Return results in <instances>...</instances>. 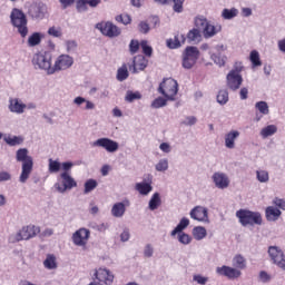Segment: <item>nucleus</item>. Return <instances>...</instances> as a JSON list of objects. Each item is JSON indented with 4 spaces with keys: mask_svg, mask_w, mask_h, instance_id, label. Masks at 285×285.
<instances>
[{
    "mask_svg": "<svg viewBox=\"0 0 285 285\" xmlns=\"http://www.w3.org/2000/svg\"><path fill=\"white\" fill-rule=\"evenodd\" d=\"M255 109L263 116L269 115V106L266 101H257L255 104Z\"/></svg>",
    "mask_w": 285,
    "mask_h": 285,
    "instance_id": "42",
    "label": "nucleus"
},
{
    "mask_svg": "<svg viewBox=\"0 0 285 285\" xmlns=\"http://www.w3.org/2000/svg\"><path fill=\"white\" fill-rule=\"evenodd\" d=\"M16 161L21 163V173L18 180L21 185H26L33 171V158L29 155L27 148H19L16 151Z\"/></svg>",
    "mask_w": 285,
    "mask_h": 285,
    "instance_id": "2",
    "label": "nucleus"
},
{
    "mask_svg": "<svg viewBox=\"0 0 285 285\" xmlns=\"http://www.w3.org/2000/svg\"><path fill=\"white\" fill-rule=\"evenodd\" d=\"M249 60L253 63V67H262L261 56L257 50L250 52Z\"/></svg>",
    "mask_w": 285,
    "mask_h": 285,
    "instance_id": "46",
    "label": "nucleus"
},
{
    "mask_svg": "<svg viewBox=\"0 0 285 285\" xmlns=\"http://www.w3.org/2000/svg\"><path fill=\"white\" fill-rule=\"evenodd\" d=\"M92 146L96 148H102L108 154H115L119 150V142L110 138H99L94 141Z\"/></svg>",
    "mask_w": 285,
    "mask_h": 285,
    "instance_id": "15",
    "label": "nucleus"
},
{
    "mask_svg": "<svg viewBox=\"0 0 285 285\" xmlns=\"http://www.w3.org/2000/svg\"><path fill=\"white\" fill-rule=\"evenodd\" d=\"M73 63V57L70 55H60L56 58L51 72L52 75H56L62 71H67L72 68Z\"/></svg>",
    "mask_w": 285,
    "mask_h": 285,
    "instance_id": "8",
    "label": "nucleus"
},
{
    "mask_svg": "<svg viewBox=\"0 0 285 285\" xmlns=\"http://www.w3.org/2000/svg\"><path fill=\"white\" fill-rule=\"evenodd\" d=\"M21 240H24L22 230H19V232L9 236V243H11V244H16V243H19Z\"/></svg>",
    "mask_w": 285,
    "mask_h": 285,
    "instance_id": "53",
    "label": "nucleus"
},
{
    "mask_svg": "<svg viewBox=\"0 0 285 285\" xmlns=\"http://www.w3.org/2000/svg\"><path fill=\"white\" fill-rule=\"evenodd\" d=\"M210 59L214 61V63L218 67H224L226 65L225 58L218 56V55H212Z\"/></svg>",
    "mask_w": 285,
    "mask_h": 285,
    "instance_id": "60",
    "label": "nucleus"
},
{
    "mask_svg": "<svg viewBox=\"0 0 285 285\" xmlns=\"http://www.w3.org/2000/svg\"><path fill=\"white\" fill-rule=\"evenodd\" d=\"M96 28L97 30H100L101 35L109 37L110 39L121 35V29L112 22L97 23Z\"/></svg>",
    "mask_w": 285,
    "mask_h": 285,
    "instance_id": "14",
    "label": "nucleus"
},
{
    "mask_svg": "<svg viewBox=\"0 0 285 285\" xmlns=\"http://www.w3.org/2000/svg\"><path fill=\"white\" fill-rule=\"evenodd\" d=\"M281 216H282V212L277 207L268 206L266 208V219L268 222H277Z\"/></svg>",
    "mask_w": 285,
    "mask_h": 285,
    "instance_id": "29",
    "label": "nucleus"
},
{
    "mask_svg": "<svg viewBox=\"0 0 285 285\" xmlns=\"http://www.w3.org/2000/svg\"><path fill=\"white\" fill-rule=\"evenodd\" d=\"M167 101L168 99H165L163 97H158L156 98L153 102H151V108L154 109H160L167 106Z\"/></svg>",
    "mask_w": 285,
    "mask_h": 285,
    "instance_id": "51",
    "label": "nucleus"
},
{
    "mask_svg": "<svg viewBox=\"0 0 285 285\" xmlns=\"http://www.w3.org/2000/svg\"><path fill=\"white\" fill-rule=\"evenodd\" d=\"M87 6H88L87 0H78L76 8H77L78 12H87V10H88Z\"/></svg>",
    "mask_w": 285,
    "mask_h": 285,
    "instance_id": "63",
    "label": "nucleus"
},
{
    "mask_svg": "<svg viewBox=\"0 0 285 285\" xmlns=\"http://www.w3.org/2000/svg\"><path fill=\"white\" fill-rule=\"evenodd\" d=\"M129 78V71L127 66H122L117 70V80L124 82Z\"/></svg>",
    "mask_w": 285,
    "mask_h": 285,
    "instance_id": "45",
    "label": "nucleus"
},
{
    "mask_svg": "<svg viewBox=\"0 0 285 285\" xmlns=\"http://www.w3.org/2000/svg\"><path fill=\"white\" fill-rule=\"evenodd\" d=\"M198 122L197 117L195 116H187L184 120H183V125L187 126V127H193Z\"/></svg>",
    "mask_w": 285,
    "mask_h": 285,
    "instance_id": "59",
    "label": "nucleus"
},
{
    "mask_svg": "<svg viewBox=\"0 0 285 285\" xmlns=\"http://www.w3.org/2000/svg\"><path fill=\"white\" fill-rule=\"evenodd\" d=\"M98 187V181L96 179H87L83 184V195L91 194Z\"/></svg>",
    "mask_w": 285,
    "mask_h": 285,
    "instance_id": "37",
    "label": "nucleus"
},
{
    "mask_svg": "<svg viewBox=\"0 0 285 285\" xmlns=\"http://www.w3.org/2000/svg\"><path fill=\"white\" fill-rule=\"evenodd\" d=\"M159 150L165 155H169L173 153V146L170 142H161L159 145Z\"/></svg>",
    "mask_w": 285,
    "mask_h": 285,
    "instance_id": "58",
    "label": "nucleus"
},
{
    "mask_svg": "<svg viewBox=\"0 0 285 285\" xmlns=\"http://www.w3.org/2000/svg\"><path fill=\"white\" fill-rule=\"evenodd\" d=\"M191 235L196 242H202L208 236V232L204 226H195L191 230Z\"/></svg>",
    "mask_w": 285,
    "mask_h": 285,
    "instance_id": "28",
    "label": "nucleus"
},
{
    "mask_svg": "<svg viewBox=\"0 0 285 285\" xmlns=\"http://www.w3.org/2000/svg\"><path fill=\"white\" fill-rule=\"evenodd\" d=\"M130 206L129 200L115 203L111 207V216L115 218H122L127 212V207Z\"/></svg>",
    "mask_w": 285,
    "mask_h": 285,
    "instance_id": "22",
    "label": "nucleus"
},
{
    "mask_svg": "<svg viewBox=\"0 0 285 285\" xmlns=\"http://www.w3.org/2000/svg\"><path fill=\"white\" fill-rule=\"evenodd\" d=\"M10 21L11 26L21 39H26L29 35L28 18L26 13L20 9H12L10 13Z\"/></svg>",
    "mask_w": 285,
    "mask_h": 285,
    "instance_id": "4",
    "label": "nucleus"
},
{
    "mask_svg": "<svg viewBox=\"0 0 285 285\" xmlns=\"http://www.w3.org/2000/svg\"><path fill=\"white\" fill-rule=\"evenodd\" d=\"M238 14H239V11L236 8L224 9L222 11V17L223 19H226V20L235 19V17H238Z\"/></svg>",
    "mask_w": 285,
    "mask_h": 285,
    "instance_id": "43",
    "label": "nucleus"
},
{
    "mask_svg": "<svg viewBox=\"0 0 285 285\" xmlns=\"http://www.w3.org/2000/svg\"><path fill=\"white\" fill-rule=\"evenodd\" d=\"M193 282L197 285H207L209 283V277L202 274H194Z\"/></svg>",
    "mask_w": 285,
    "mask_h": 285,
    "instance_id": "48",
    "label": "nucleus"
},
{
    "mask_svg": "<svg viewBox=\"0 0 285 285\" xmlns=\"http://www.w3.org/2000/svg\"><path fill=\"white\" fill-rule=\"evenodd\" d=\"M256 177L261 184H267L269 181V173L267 170H257Z\"/></svg>",
    "mask_w": 285,
    "mask_h": 285,
    "instance_id": "49",
    "label": "nucleus"
},
{
    "mask_svg": "<svg viewBox=\"0 0 285 285\" xmlns=\"http://www.w3.org/2000/svg\"><path fill=\"white\" fill-rule=\"evenodd\" d=\"M216 274L219 276H224L230 281L238 279L242 277V271L227 265L216 267Z\"/></svg>",
    "mask_w": 285,
    "mask_h": 285,
    "instance_id": "18",
    "label": "nucleus"
},
{
    "mask_svg": "<svg viewBox=\"0 0 285 285\" xmlns=\"http://www.w3.org/2000/svg\"><path fill=\"white\" fill-rule=\"evenodd\" d=\"M212 181L214 186L219 190H225L230 186V178L224 171H216L212 176Z\"/></svg>",
    "mask_w": 285,
    "mask_h": 285,
    "instance_id": "17",
    "label": "nucleus"
},
{
    "mask_svg": "<svg viewBox=\"0 0 285 285\" xmlns=\"http://www.w3.org/2000/svg\"><path fill=\"white\" fill-rule=\"evenodd\" d=\"M135 190L144 197L149 196L150 193H153V176H148L147 179H144L140 183L135 184Z\"/></svg>",
    "mask_w": 285,
    "mask_h": 285,
    "instance_id": "19",
    "label": "nucleus"
},
{
    "mask_svg": "<svg viewBox=\"0 0 285 285\" xmlns=\"http://www.w3.org/2000/svg\"><path fill=\"white\" fill-rule=\"evenodd\" d=\"M66 46V51L67 53H73L76 52L77 48H78V43L75 40H68L65 42Z\"/></svg>",
    "mask_w": 285,
    "mask_h": 285,
    "instance_id": "52",
    "label": "nucleus"
},
{
    "mask_svg": "<svg viewBox=\"0 0 285 285\" xmlns=\"http://www.w3.org/2000/svg\"><path fill=\"white\" fill-rule=\"evenodd\" d=\"M186 38L183 35H177L174 38L167 40V47L169 49H178L181 45H185Z\"/></svg>",
    "mask_w": 285,
    "mask_h": 285,
    "instance_id": "30",
    "label": "nucleus"
},
{
    "mask_svg": "<svg viewBox=\"0 0 285 285\" xmlns=\"http://www.w3.org/2000/svg\"><path fill=\"white\" fill-rule=\"evenodd\" d=\"M94 277L98 281V285H112L115 282V275L108 268L96 269Z\"/></svg>",
    "mask_w": 285,
    "mask_h": 285,
    "instance_id": "13",
    "label": "nucleus"
},
{
    "mask_svg": "<svg viewBox=\"0 0 285 285\" xmlns=\"http://www.w3.org/2000/svg\"><path fill=\"white\" fill-rule=\"evenodd\" d=\"M278 131V128L276 125H268L266 127H264L262 130H261V137L263 139H267L269 137H273L274 135H276Z\"/></svg>",
    "mask_w": 285,
    "mask_h": 285,
    "instance_id": "32",
    "label": "nucleus"
},
{
    "mask_svg": "<svg viewBox=\"0 0 285 285\" xmlns=\"http://www.w3.org/2000/svg\"><path fill=\"white\" fill-rule=\"evenodd\" d=\"M176 236H177V240H178L181 245H184V246H188V245H190L191 242H193L191 236H190L189 234H187V233H184V232H183V233H177Z\"/></svg>",
    "mask_w": 285,
    "mask_h": 285,
    "instance_id": "44",
    "label": "nucleus"
},
{
    "mask_svg": "<svg viewBox=\"0 0 285 285\" xmlns=\"http://www.w3.org/2000/svg\"><path fill=\"white\" fill-rule=\"evenodd\" d=\"M43 267L48 271H55L58 268L57 257L53 254H48L43 261Z\"/></svg>",
    "mask_w": 285,
    "mask_h": 285,
    "instance_id": "31",
    "label": "nucleus"
},
{
    "mask_svg": "<svg viewBox=\"0 0 285 285\" xmlns=\"http://www.w3.org/2000/svg\"><path fill=\"white\" fill-rule=\"evenodd\" d=\"M268 256L275 266L285 271V253L279 246H269Z\"/></svg>",
    "mask_w": 285,
    "mask_h": 285,
    "instance_id": "11",
    "label": "nucleus"
},
{
    "mask_svg": "<svg viewBox=\"0 0 285 285\" xmlns=\"http://www.w3.org/2000/svg\"><path fill=\"white\" fill-rule=\"evenodd\" d=\"M141 99V95L139 92H134L131 90H128L126 92L125 96V101H127L128 104H132L136 100H140Z\"/></svg>",
    "mask_w": 285,
    "mask_h": 285,
    "instance_id": "47",
    "label": "nucleus"
},
{
    "mask_svg": "<svg viewBox=\"0 0 285 285\" xmlns=\"http://www.w3.org/2000/svg\"><path fill=\"white\" fill-rule=\"evenodd\" d=\"M189 217L198 223L202 224H210V218H209V212L207 207L204 206H195L190 212H189Z\"/></svg>",
    "mask_w": 285,
    "mask_h": 285,
    "instance_id": "12",
    "label": "nucleus"
},
{
    "mask_svg": "<svg viewBox=\"0 0 285 285\" xmlns=\"http://www.w3.org/2000/svg\"><path fill=\"white\" fill-rule=\"evenodd\" d=\"M273 281L272 274L266 271H261L257 275V282L259 284H269Z\"/></svg>",
    "mask_w": 285,
    "mask_h": 285,
    "instance_id": "41",
    "label": "nucleus"
},
{
    "mask_svg": "<svg viewBox=\"0 0 285 285\" xmlns=\"http://www.w3.org/2000/svg\"><path fill=\"white\" fill-rule=\"evenodd\" d=\"M199 59V50L197 47H187L183 55V68L190 70Z\"/></svg>",
    "mask_w": 285,
    "mask_h": 285,
    "instance_id": "9",
    "label": "nucleus"
},
{
    "mask_svg": "<svg viewBox=\"0 0 285 285\" xmlns=\"http://www.w3.org/2000/svg\"><path fill=\"white\" fill-rule=\"evenodd\" d=\"M140 48L142 49V52L146 57H151L153 55V48L148 45V41L142 40L140 42Z\"/></svg>",
    "mask_w": 285,
    "mask_h": 285,
    "instance_id": "54",
    "label": "nucleus"
},
{
    "mask_svg": "<svg viewBox=\"0 0 285 285\" xmlns=\"http://www.w3.org/2000/svg\"><path fill=\"white\" fill-rule=\"evenodd\" d=\"M169 169V160L167 158H161L155 165V170L157 173H166Z\"/></svg>",
    "mask_w": 285,
    "mask_h": 285,
    "instance_id": "40",
    "label": "nucleus"
},
{
    "mask_svg": "<svg viewBox=\"0 0 285 285\" xmlns=\"http://www.w3.org/2000/svg\"><path fill=\"white\" fill-rule=\"evenodd\" d=\"M236 217L239 219V223L242 226H254L258 225L261 226L263 224V217L262 214L258 212H250L246 209H240L236 212Z\"/></svg>",
    "mask_w": 285,
    "mask_h": 285,
    "instance_id": "5",
    "label": "nucleus"
},
{
    "mask_svg": "<svg viewBox=\"0 0 285 285\" xmlns=\"http://www.w3.org/2000/svg\"><path fill=\"white\" fill-rule=\"evenodd\" d=\"M195 24L204 31L207 28V26L209 24V21L203 17L196 18Z\"/></svg>",
    "mask_w": 285,
    "mask_h": 285,
    "instance_id": "61",
    "label": "nucleus"
},
{
    "mask_svg": "<svg viewBox=\"0 0 285 285\" xmlns=\"http://www.w3.org/2000/svg\"><path fill=\"white\" fill-rule=\"evenodd\" d=\"M32 65L36 70L45 71L48 76L53 75V71H52L53 66L51 63V57L43 52L36 53L32 57Z\"/></svg>",
    "mask_w": 285,
    "mask_h": 285,
    "instance_id": "7",
    "label": "nucleus"
},
{
    "mask_svg": "<svg viewBox=\"0 0 285 285\" xmlns=\"http://www.w3.org/2000/svg\"><path fill=\"white\" fill-rule=\"evenodd\" d=\"M75 164L72 161H63L61 165L62 173L59 174L58 181L55 184V189L59 194H66L78 187L77 180L70 175V170L73 168Z\"/></svg>",
    "mask_w": 285,
    "mask_h": 285,
    "instance_id": "1",
    "label": "nucleus"
},
{
    "mask_svg": "<svg viewBox=\"0 0 285 285\" xmlns=\"http://www.w3.org/2000/svg\"><path fill=\"white\" fill-rule=\"evenodd\" d=\"M144 257L145 258H153L155 255V247L153 244L148 243L144 246L142 250Z\"/></svg>",
    "mask_w": 285,
    "mask_h": 285,
    "instance_id": "50",
    "label": "nucleus"
},
{
    "mask_svg": "<svg viewBox=\"0 0 285 285\" xmlns=\"http://www.w3.org/2000/svg\"><path fill=\"white\" fill-rule=\"evenodd\" d=\"M148 66V61L144 56H136L132 60V63L129 66V71L132 73H138L144 71Z\"/></svg>",
    "mask_w": 285,
    "mask_h": 285,
    "instance_id": "23",
    "label": "nucleus"
},
{
    "mask_svg": "<svg viewBox=\"0 0 285 285\" xmlns=\"http://www.w3.org/2000/svg\"><path fill=\"white\" fill-rule=\"evenodd\" d=\"M12 180V175L9 171H0V183H9Z\"/></svg>",
    "mask_w": 285,
    "mask_h": 285,
    "instance_id": "64",
    "label": "nucleus"
},
{
    "mask_svg": "<svg viewBox=\"0 0 285 285\" xmlns=\"http://www.w3.org/2000/svg\"><path fill=\"white\" fill-rule=\"evenodd\" d=\"M244 70L245 67L243 62L236 61L233 65V68L226 75V87L229 91L237 92L238 90H240L244 83V77L242 75Z\"/></svg>",
    "mask_w": 285,
    "mask_h": 285,
    "instance_id": "3",
    "label": "nucleus"
},
{
    "mask_svg": "<svg viewBox=\"0 0 285 285\" xmlns=\"http://www.w3.org/2000/svg\"><path fill=\"white\" fill-rule=\"evenodd\" d=\"M45 35L41 32H33L27 39V46L29 48H36L41 45Z\"/></svg>",
    "mask_w": 285,
    "mask_h": 285,
    "instance_id": "26",
    "label": "nucleus"
},
{
    "mask_svg": "<svg viewBox=\"0 0 285 285\" xmlns=\"http://www.w3.org/2000/svg\"><path fill=\"white\" fill-rule=\"evenodd\" d=\"M116 21H118V23H122L124 26H128L131 23V17L129 14H119L116 17Z\"/></svg>",
    "mask_w": 285,
    "mask_h": 285,
    "instance_id": "57",
    "label": "nucleus"
},
{
    "mask_svg": "<svg viewBox=\"0 0 285 285\" xmlns=\"http://www.w3.org/2000/svg\"><path fill=\"white\" fill-rule=\"evenodd\" d=\"M23 240H30L40 234V227L28 225L21 228Z\"/></svg>",
    "mask_w": 285,
    "mask_h": 285,
    "instance_id": "24",
    "label": "nucleus"
},
{
    "mask_svg": "<svg viewBox=\"0 0 285 285\" xmlns=\"http://www.w3.org/2000/svg\"><path fill=\"white\" fill-rule=\"evenodd\" d=\"M48 12V8L45 3H33L28 9V14L33 21H41Z\"/></svg>",
    "mask_w": 285,
    "mask_h": 285,
    "instance_id": "16",
    "label": "nucleus"
},
{
    "mask_svg": "<svg viewBox=\"0 0 285 285\" xmlns=\"http://www.w3.org/2000/svg\"><path fill=\"white\" fill-rule=\"evenodd\" d=\"M90 236H91V232L88 228L81 227L72 234L71 240L76 247L86 249L89 243Z\"/></svg>",
    "mask_w": 285,
    "mask_h": 285,
    "instance_id": "10",
    "label": "nucleus"
},
{
    "mask_svg": "<svg viewBox=\"0 0 285 285\" xmlns=\"http://www.w3.org/2000/svg\"><path fill=\"white\" fill-rule=\"evenodd\" d=\"M233 266L237 269H245L247 267V261L243 255H236L233 258Z\"/></svg>",
    "mask_w": 285,
    "mask_h": 285,
    "instance_id": "38",
    "label": "nucleus"
},
{
    "mask_svg": "<svg viewBox=\"0 0 285 285\" xmlns=\"http://www.w3.org/2000/svg\"><path fill=\"white\" fill-rule=\"evenodd\" d=\"M130 237H131L130 229L125 227L122 229V232L120 233V235H119L120 242L121 243H128L130 240Z\"/></svg>",
    "mask_w": 285,
    "mask_h": 285,
    "instance_id": "55",
    "label": "nucleus"
},
{
    "mask_svg": "<svg viewBox=\"0 0 285 285\" xmlns=\"http://www.w3.org/2000/svg\"><path fill=\"white\" fill-rule=\"evenodd\" d=\"M8 110L17 116H21L26 114V104L20 98H9L8 101Z\"/></svg>",
    "mask_w": 285,
    "mask_h": 285,
    "instance_id": "20",
    "label": "nucleus"
},
{
    "mask_svg": "<svg viewBox=\"0 0 285 285\" xmlns=\"http://www.w3.org/2000/svg\"><path fill=\"white\" fill-rule=\"evenodd\" d=\"M187 40L189 43H200L202 41V33L198 29H193L187 33Z\"/></svg>",
    "mask_w": 285,
    "mask_h": 285,
    "instance_id": "35",
    "label": "nucleus"
},
{
    "mask_svg": "<svg viewBox=\"0 0 285 285\" xmlns=\"http://www.w3.org/2000/svg\"><path fill=\"white\" fill-rule=\"evenodd\" d=\"M63 163L59 160L48 159V171L49 174H58L62 168Z\"/></svg>",
    "mask_w": 285,
    "mask_h": 285,
    "instance_id": "36",
    "label": "nucleus"
},
{
    "mask_svg": "<svg viewBox=\"0 0 285 285\" xmlns=\"http://www.w3.org/2000/svg\"><path fill=\"white\" fill-rule=\"evenodd\" d=\"M240 137V132L238 130H229L227 134L224 136V145L225 148L228 150H234L236 149V141Z\"/></svg>",
    "mask_w": 285,
    "mask_h": 285,
    "instance_id": "21",
    "label": "nucleus"
},
{
    "mask_svg": "<svg viewBox=\"0 0 285 285\" xmlns=\"http://www.w3.org/2000/svg\"><path fill=\"white\" fill-rule=\"evenodd\" d=\"M229 101V92L226 89L219 90L217 95V104L226 106Z\"/></svg>",
    "mask_w": 285,
    "mask_h": 285,
    "instance_id": "39",
    "label": "nucleus"
},
{
    "mask_svg": "<svg viewBox=\"0 0 285 285\" xmlns=\"http://www.w3.org/2000/svg\"><path fill=\"white\" fill-rule=\"evenodd\" d=\"M138 29L142 35H148V32H150V26L147 21L139 22Z\"/></svg>",
    "mask_w": 285,
    "mask_h": 285,
    "instance_id": "62",
    "label": "nucleus"
},
{
    "mask_svg": "<svg viewBox=\"0 0 285 285\" xmlns=\"http://www.w3.org/2000/svg\"><path fill=\"white\" fill-rule=\"evenodd\" d=\"M163 205L161 195L159 193H154L148 202V209L150 212H156Z\"/></svg>",
    "mask_w": 285,
    "mask_h": 285,
    "instance_id": "27",
    "label": "nucleus"
},
{
    "mask_svg": "<svg viewBox=\"0 0 285 285\" xmlns=\"http://www.w3.org/2000/svg\"><path fill=\"white\" fill-rule=\"evenodd\" d=\"M190 226V219L183 217L177 226L170 232L171 237H176L178 234L184 233Z\"/></svg>",
    "mask_w": 285,
    "mask_h": 285,
    "instance_id": "25",
    "label": "nucleus"
},
{
    "mask_svg": "<svg viewBox=\"0 0 285 285\" xmlns=\"http://www.w3.org/2000/svg\"><path fill=\"white\" fill-rule=\"evenodd\" d=\"M220 30H222V27H215L214 24L208 22L207 28L203 31L204 37L206 39H210L212 37H215V35H218V32H220Z\"/></svg>",
    "mask_w": 285,
    "mask_h": 285,
    "instance_id": "34",
    "label": "nucleus"
},
{
    "mask_svg": "<svg viewBox=\"0 0 285 285\" xmlns=\"http://www.w3.org/2000/svg\"><path fill=\"white\" fill-rule=\"evenodd\" d=\"M48 35L50 37L60 38L62 37V29L60 27H51L48 29Z\"/></svg>",
    "mask_w": 285,
    "mask_h": 285,
    "instance_id": "56",
    "label": "nucleus"
},
{
    "mask_svg": "<svg viewBox=\"0 0 285 285\" xmlns=\"http://www.w3.org/2000/svg\"><path fill=\"white\" fill-rule=\"evenodd\" d=\"M3 141L9 147H17V146H21L23 144V138L20 136H4Z\"/></svg>",
    "mask_w": 285,
    "mask_h": 285,
    "instance_id": "33",
    "label": "nucleus"
},
{
    "mask_svg": "<svg viewBox=\"0 0 285 285\" xmlns=\"http://www.w3.org/2000/svg\"><path fill=\"white\" fill-rule=\"evenodd\" d=\"M158 92L167 98V101H175L178 94V82L173 78L164 79L158 87Z\"/></svg>",
    "mask_w": 285,
    "mask_h": 285,
    "instance_id": "6",
    "label": "nucleus"
}]
</instances>
